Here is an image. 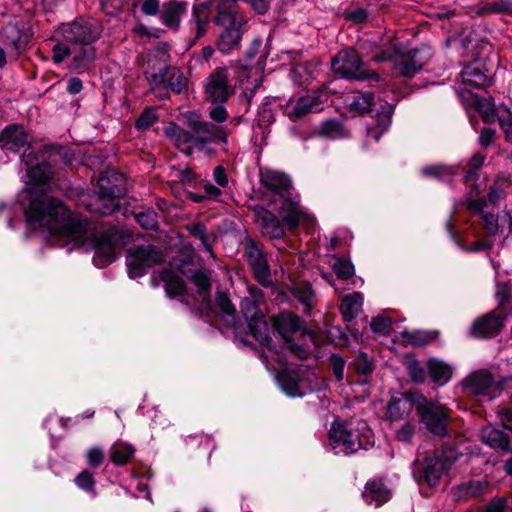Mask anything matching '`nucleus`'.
I'll list each match as a JSON object with an SVG mask.
<instances>
[{
    "label": "nucleus",
    "mask_w": 512,
    "mask_h": 512,
    "mask_svg": "<svg viewBox=\"0 0 512 512\" xmlns=\"http://www.w3.org/2000/svg\"><path fill=\"white\" fill-rule=\"evenodd\" d=\"M26 222L57 241L91 245L95 250L93 262L105 267L116 260V250L122 238L120 231L110 227L97 232L92 222L76 216L60 200L42 197L32 200L26 211Z\"/></svg>",
    "instance_id": "nucleus-1"
},
{
    "label": "nucleus",
    "mask_w": 512,
    "mask_h": 512,
    "mask_svg": "<svg viewBox=\"0 0 512 512\" xmlns=\"http://www.w3.org/2000/svg\"><path fill=\"white\" fill-rule=\"evenodd\" d=\"M100 36V27L89 20L80 18L61 24L51 39L56 41L52 48L53 62L60 64L71 57V67L74 71H87L97 58L95 43Z\"/></svg>",
    "instance_id": "nucleus-2"
},
{
    "label": "nucleus",
    "mask_w": 512,
    "mask_h": 512,
    "mask_svg": "<svg viewBox=\"0 0 512 512\" xmlns=\"http://www.w3.org/2000/svg\"><path fill=\"white\" fill-rule=\"evenodd\" d=\"M330 450L335 455L350 456L361 449L368 450L375 440L370 428L350 429L346 422L335 420L328 432Z\"/></svg>",
    "instance_id": "nucleus-3"
},
{
    "label": "nucleus",
    "mask_w": 512,
    "mask_h": 512,
    "mask_svg": "<svg viewBox=\"0 0 512 512\" xmlns=\"http://www.w3.org/2000/svg\"><path fill=\"white\" fill-rule=\"evenodd\" d=\"M429 48H416L405 50L402 43H394L393 51H381L372 57L374 62L390 61L393 63L392 70L397 76L413 77L431 58Z\"/></svg>",
    "instance_id": "nucleus-4"
},
{
    "label": "nucleus",
    "mask_w": 512,
    "mask_h": 512,
    "mask_svg": "<svg viewBox=\"0 0 512 512\" xmlns=\"http://www.w3.org/2000/svg\"><path fill=\"white\" fill-rule=\"evenodd\" d=\"M99 192L86 207L98 215H110L120 207L125 194L124 177L121 173L107 171L98 179Z\"/></svg>",
    "instance_id": "nucleus-5"
},
{
    "label": "nucleus",
    "mask_w": 512,
    "mask_h": 512,
    "mask_svg": "<svg viewBox=\"0 0 512 512\" xmlns=\"http://www.w3.org/2000/svg\"><path fill=\"white\" fill-rule=\"evenodd\" d=\"M263 292L258 288H250L249 296L244 297L240 303L241 312L246 319L250 333L254 338L269 351L274 348L269 335V326L265 316L259 308L263 300Z\"/></svg>",
    "instance_id": "nucleus-6"
},
{
    "label": "nucleus",
    "mask_w": 512,
    "mask_h": 512,
    "mask_svg": "<svg viewBox=\"0 0 512 512\" xmlns=\"http://www.w3.org/2000/svg\"><path fill=\"white\" fill-rule=\"evenodd\" d=\"M415 406L421 422L432 434L446 435L450 412L445 405L421 395L415 400Z\"/></svg>",
    "instance_id": "nucleus-7"
},
{
    "label": "nucleus",
    "mask_w": 512,
    "mask_h": 512,
    "mask_svg": "<svg viewBox=\"0 0 512 512\" xmlns=\"http://www.w3.org/2000/svg\"><path fill=\"white\" fill-rule=\"evenodd\" d=\"M331 67L334 74L341 78L378 80V75L365 69L361 56L352 48L339 51L332 59Z\"/></svg>",
    "instance_id": "nucleus-8"
},
{
    "label": "nucleus",
    "mask_w": 512,
    "mask_h": 512,
    "mask_svg": "<svg viewBox=\"0 0 512 512\" xmlns=\"http://www.w3.org/2000/svg\"><path fill=\"white\" fill-rule=\"evenodd\" d=\"M162 261V252L153 245L133 247L126 254L128 274L133 279L142 277L148 268Z\"/></svg>",
    "instance_id": "nucleus-9"
},
{
    "label": "nucleus",
    "mask_w": 512,
    "mask_h": 512,
    "mask_svg": "<svg viewBox=\"0 0 512 512\" xmlns=\"http://www.w3.org/2000/svg\"><path fill=\"white\" fill-rule=\"evenodd\" d=\"M205 99L213 104H224L234 94L226 67L213 70L206 79Z\"/></svg>",
    "instance_id": "nucleus-10"
},
{
    "label": "nucleus",
    "mask_w": 512,
    "mask_h": 512,
    "mask_svg": "<svg viewBox=\"0 0 512 512\" xmlns=\"http://www.w3.org/2000/svg\"><path fill=\"white\" fill-rule=\"evenodd\" d=\"M188 126L193 133L196 148L203 149L208 143L227 141L226 134L222 127L207 121H202L196 114L189 115Z\"/></svg>",
    "instance_id": "nucleus-11"
},
{
    "label": "nucleus",
    "mask_w": 512,
    "mask_h": 512,
    "mask_svg": "<svg viewBox=\"0 0 512 512\" xmlns=\"http://www.w3.org/2000/svg\"><path fill=\"white\" fill-rule=\"evenodd\" d=\"M25 158H26V156L23 155L22 161L25 163V166L27 169V176L29 178V184L33 186V188L29 189V191L27 192L29 204L24 210V214L26 215V211L30 207L33 199L42 198V197L54 199V197H50L46 194L38 193L36 191L37 188L44 190V187L47 186L49 184L50 180L52 179L53 171H52L51 165L43 162L40 164H36L32 167H29L30 163ZM55 200H57V199L55 198Z\"/></svg>",
    "instance_id": "nucleus-12"
},
{
    "label": "nucleus",
    "mask_w": 512,
    "mask_h": 512,
    "mask_svg": "<svg viewBox=\"0 0 512 512\" xmlns=\"http://www.w3.org/2000/svg\"><path fill=\"white\" fill-rule=\"evenodd\" d=\"M260 182L275 197L273 199L275 203L293 194L290 178L279 171L272 169L260 170Z\"/></svg>",
    "instance_id": "nucleus-13"
},
{
    "label": "nucleus",
    "mask_w": 512,
    "mask_h": 512,
    "mask_svg": "<svg viewBox=\"0 0 512 512\" xmlns=\"http://www.w3.org/2000/svg\"><path fill=\"white\" fill-rule=\"evenodd\" d=\"M2 36L7 45L20 52L32 36L30 24L22 18H15L2 28Z\"/></svg>",
    "instance_id": "nucleus-14"
},
{
    "label": "nucleus",
    "mask_w": 512,
    "mask_h": 512,
    "mask_svg": "<svg viewBox=\"0 0 512 512\" xmlns=\"http://www.w3.org/2000/svg\"><path fill=\"white\" fill-rule=\"evenodd\" d=\"M465 389L473 395L496 398L501 393V386L488 372L480 371L470 375L464 383Z\"/></svg>",
    "instance_id": "nucleus-15"
},
{
    "label": "nucleus",
    "mask_w": 512,
    "mask_h": 512,
    "mask_svg": "<svg viewBox=\"0 0 512 512\" xmlns=\"http://www.w3.org/2000/svg\"><path fill=\"white\" fill-rule=\"evenodd\" d=\"M278 202L279 215L289 230H295L307 218L306 212L300 206L297 195L286 196Z\"/></svg>",
    "instance_id": "nucleus-16"
},
{
    "label": "nucleus",
    "mask_w": 512,
    "mask_h": 512,
    "mask_svg": "<svg viewBox=\"0 0 512 512\" xmlns=\"http://www.w3.org/2000/svg\"><path fill=\"white\" fill-rule=\"evenodd\" d=\"M245 254L256 280L261 285L268 286L271 283V274L262 250L254 241H248Z\"/></svg>",
    "instance_id": "nucleus-17"
},
{
    "label": "nucleus",
    "mask_w": 512,
    "mask_h": 512,
    "mask_svg": "<svg viewBox=\"0 0 512 512\" xmlns=\"http://www.w3.org/2000/svg\"><path fill=\"white\" fill-rule=\"evenodd\" d=\"M501 314L500 312H490L477 318L471 327L472 334L478 338H493L497 336L503 327L506 317Z\"/></svg>",
    "instance_id": "nucleus-18"
},
{
    "label": "nucleus",
    "mask_w": 512,
    "mask_h": 512,
    "mask_svg": "<svg viewBox=\"0 0 512 512\" xmlns=\"http://www.w3.org/2000/svg\"><path fill=\"white\" fill-rule=\"evenodd\" d=\"M447 469L448 462L446 460L442 459L436 452H428L425 454L421 466V478L429 486H434Z\"/></svg>",
    "instance_id": "nucleus-19"
},
{
    "label": "nucleus",
    "mask_w": 512,
    "mask_h": 512,
    "mask_svg": "<svg viewBox=\"0 0 512 512\" xmlns=\"http://www.w3.org/2000/svg\"><path fill=\"white\" fill-rule=\"evenodd\" d=\"M256 223L260 226L262 234L270 239H279L285 234V230L280 220L271 211L257 207L254 210Z\"/></svg>",
    "instance_id": "nucleus-20"
},
{
    "label": "nucleus",
    "mask_w": 512,
    "mask_h": 512,
    "mask_svg": "<svg viewBox=\"0 0 512 512\" xmlns=\"http://www.w3.org/2000/svg\"><path fill=\"white\" fill-rule=\"evenodd\" d=\"M27 144L28 134L20 125H9L0 134V145L6 151L19 152Z\"/></svg>",
    "instance_id": "nucleus-21"
},
{
    "label": "nucleus",
    "mask_w": 512,
    "mask_h": 512,
    "mask_svg": "<svg viewBox=\"0 0 512 512\" xmlns=\"http://www.w3.org/2000/svg\"><path fill=\"white\" fill-rule=\"evenodd\" d=\"M461 83L467 88L482 89L490 85L491 79L479 62L466 65L459 74Z\"/></svg>",
    "instance_id": "nucleus-22"
},
{
    "label": "nucleus",
    "mask_w": 512,
    "mask_h": 512,
    "mask_svg": "<svg viewBox=\"0 0 512 512\" xmlns=\"http://www.w3.org/2000/svg\"><path fill=\"white\" fill-rule=\"evenodd\" d=\"M321 94V91H314L312 94L300 97L295 105L288 110V117L295 121L307 113L319 111L322 104Z\"/></svg>",
    "instance_id": "nucleus-23"
},
{
    "label": "nucleus",
    "mask_w": 512,
    "mask_h": 512,
    "mask_svg": "<svg viewBox=\"0 0 512 512\" xmlns=\"http://www.w3.org/2000/svg\"><path fill=\"white\" fill-rule=\"evenodd\" d=\"M274 328L285 341H290L301 330L302 322L292 313H281L274 320Z\"/></svg>",
    "instance_id": "nucleus-24"
},
{
    "label": "nucleus",
    "mask_w": 512,
    "mask_h": 512,
    "mask_svg": "<svg viewBox=\"0 0 512 512\" xmlns=\"http://www.w3.org/2000/svg\"><path fill=\"white\" fill-rule=\"evenodd\" d=\"M187 2L173 0L167 2L162 7L161 21L171 29L177 30L180 26L181 16L187 10Z\"/></svg>",
    "instance_id": "nucleus-25"
},
{
    "label": "nucleus",
    "mask_w": 512,
    "mask_h": 512,
    "mask_svg": "<svg viewBox=\"0 0 512 512\" xmlns=\"http://www.w3.org/2000/svg\"><path fill=\"white\" fill-rule=\"evenodd\" d=\"M211 4L203 2L195 5L191 15V29L195 31V39H199L207 32V26L210 22Z\"/></svg>",
    "instance_id": "nucleus-26"
},
{
    "label": "nucleus",
    "mask_w": 512,
    "mask_h": 512,
    "mask_svg": "<svg viewBox=\"0 0 512 512\" xmlns=\"http://www.w3.org/2000/svg\"><path fill=\"white\" fill-rule=\"evenodd\" d=\"M363 498L367 504L379 507L389 500L390 491L381 480H371L365 486Z\"/></svg>",
    "instance_id": "nucleus-27"
},
{
    "label": "nucleus",
    "mask_w": 512,
    "mask_h": 512,
    "mask_svg": "<svg viewBox=\"0 0 512 512\" xmlns=\"http://www.w3.org/2000/svg\"><path fill=\"white\" fill-rule=\"evenodd\" d=\"M281 389L291 397H301L305 393L301 388V381L296 371L283 369L277 374Z\"/></svg>",
    "instance_id": "nucleus-28"
},
{
    "label": "nucleus",
    "mask_w": 512,
    "mask_h": 512,
    "mask_svg": "<svg viewBox=\"0 0 512 512\" xmlns=\"http://www.w3.org/2000/svg\"><path fill=\"white\" fill-rule=\"evenodd\" d=\"M215 24L227 28L242 27L243 20L239 19L235 11V3L220 2L217 6Z\"/></svg>",
    "instance_id": "nucleus-29"
},
{
    "label": "nucleus",
    "mask_w": 512,
    "mask_h": 512,
    "mask_svg": "<svg viewBox=\"0 0 512 512\" xmlns=\"http://www.w3.org/2000/svg\"><path fill=\"white\" fill-rule=\"evenodd\" d=\"M165 134L172 139L182 151L190 154L196 146L192 131L185 130L175 124L165 128Z\"/></svg>",
    "instance_id": "nucleus-30"
},
{
    "label": "nucleus",
    "mask_w": 512,
    "mask_h": 512,
    "mask_svg": "<svg viewBox=\"0 0 512 512\" xmlns=\"http://www.w3.org/2000/svg\"><path fill=\"white\" fill-rule=\"evenodd\" d=\"M481 438L484 443L495 450L507 451L509 449V436L495 427H484L481 430Z\"/></svg>",
    "instance_id": "nucleus-31"
},
{
    "label": "nucleus",
    "mask_w": 512,
    "mask_h": 512,
    "mask_svg": "<svg viewBox=\"0 0 512 512\" xmlns=\"http://www.w3.org/2000/svg\"><path fill=\"white\" fill-rule=\"evenodd\" d=\"M242 34L241 27L224 29L216 41L217 49L224 54L230 53L239 47Z\"/></svg>",
    "instance_id": "nucleus-32"
},
{
    "label": "nucleus",
    "mask_w": 512,
    "mask_h": 512,
    "mask_svg": "<svg viewBox=\"0 0 512 512\" xmlns=\"http://www.w3.org/2000/svg\"><path fill=\"white\" fill-rule=\"evenodd\" d=\"M487 205L484 198L471 199L467 201V208L470 211L480 213L484 222L485 230L489 235H496L498 232V222L491 213H485L484 207Z\"/></svg>",
    "instance_id": "nucleus-33"
},
{
    "label": "nucleus",
    "mask_w": 512,
    "mask_h": 512,
    "mask_svg": "<svg viewBox=\"0 0 512 512\" xmlns=\"http://www.w3.org/2000/svg\"><path fill=\"white\" fill-rule=\"evenodd\" d=\"M363 296L359 292L346 295L341 302L340 311L344 321H352L361 311Z\"/></svg>",
    "instance_id": "nucleus-34"
},
{
    "label": "nucleus",
    "mask_w": 512,
    "mask_h": 512,
    "mask_svg": "<svg viewBox=\"0 0 512 512\" xmlns=\"http://www.w3.org/2000/svg\"><path fill=\"white\" fill-rule=\"evenodd\" d=\"M161 280L165 283V290L169 297H177L185 294L186 285L183 279L175 272L165 269L160 274Z\"/></svg>",
    "instance_id": "nucleus-35"
},
{
    "label": "nucleus",
    "mask_w": 512,
    "mask_h": 512,
    "mask_svg": "<svg viewBox=\"0 0 512 512\" xmlns=\"http://www.w3.org/2000/svg\"><path fill=\"white\" fill-rule=\"evenodd\" d=\"M135 448L128 443H115L111 446L109 456L115 466H124L134 457Z\"/></svg>",
    "instance_id": "nucleus-36"
},
{
    "label": "nucleus",
    "mask_w": 512,
    "mask_h": 512,
    "mask_svg": "<svg viewBox=\"0 0 512 512\" xmlns=\"http://www.w3.org/2000/svg\"><path fill=\"white\" fill-rule=\"evenodd\" d=\"M171 67L163 66L159 68L158 72L146 71V79L148 80L151 89L160 98L166 97V83L168 79V69Z\"/></svg>",
    "instance_id": "nucleus-37"
},
{
    "label": "nucleus",
    "mask_w": 512,
    "mask_h": 512,
    "mask_svg": "<svg viewBox=\"0 0 512 512\" xmlns=\"http://www.w3.org/2000/svg\"><path fill=\"white\" fill-rule=\"evenodd\" d=\"M293 296L304 306L305 312H310L316 300L315 294L308 283H297L292 288Z\"/></svg>",
    "instance_id": "nucleus-38"
},
{
    "label": "nucleus",
    "mask_w": 512,
    "mask_h": 512,
    "mask_svg": "<svg viewBox=\"0 0 512 512\" xmlns=\"http://www.w3.org/2000/svg\"><path fill=\"white\" fill-rule=\"evenodd\" d=\"M437 336V331L414 330L402 332L403 341L412 346L426 345L436 339Z\"/></svg>",
    "instance_id": "nucleus-39"
},
{
    "label": "nucleus",
    "mask_w": 512,
    "mask_h": 512,
    "mask_svg": "<svg viewBox=\"0 0 512 512\" xmlns=\"http://www.w3.org/2000/svg\"><path fill=\"white\" fill-rule=\"evenodd\" d=\"M428 371L432 380L439 385H444L451 378L450 367L438 360H430L428 362Z\"/></svg>",
    "instance_id": "nucleus-40"
},
{
    "label": "nucleus",
    "mask_w": 512,
    "mask_h": 512,
    "mask_svg": "<svg viewBox=\"0 0 512 512\" xmlns=\"http://www.w3.org/2000/svg\"><path fill=\"white\" fill-rule=\"evenodd\" d=\"M293 82L299 86H307L314 79L313 67L309 63L295 65L290 73Z\"/></svg>",
    "instance_id": "nucleus-41"
},
{
    "label": "nucleus",
    "mask_w": 512,
    "mask_h": 512,
    "mask_svg": "<svg viewBox=\"0 0 512 512\" xmlns=\"http://www.w3.org/2000/svg\"><path fill=\"white\" fill-rule=\"evenodd\" d=\"M412 409V403L406 399H394L387 407V416L391 421H397L407 416Z\"/></svg>",
    "instance_id": "nucleus-42"
},
{
    "label": "nucleus",
    "mask_w": 512,
    "mask_h": 512,
    "mask_svg": "<svg viewBox=\"0 0 512 512\" xmlns=\"http://www.w3.org/2000/svg\"><path fill=\"white\" fill-rule=\"evenodd\" d=\"M168 79L166 83V92L171 90L176 94L182 93L187 86V80L184 74L177 68L168 69Z\"/></svg>",
    "instance_id": "nucleus-43"
},
{
    "label": "nucleus",
    "mask_w": 512,
    "mask_h": 512,
    "mask_svg": "<svg viewBox=\"0 0 512 512\" xmlns=\"http://www.w3.org/2000/svg\"><path fill=\"white\" fill-rule=\"evenodd\" d=\"M512 8V3L509 0H495L491 3H486L477 8L473 13L476 16H483L493 13L507 12Z\"/></svg>",
    "instance_id": "nucleus-44"
},
{
    "label": "nucleus",
    "mask_w": 512,
    "mask_h": 512,
    "mask_svg": "<svg viewBox=\"0 0 512 512\" xmlns=\"http://www.w3.org/2000/svg\"><path fill=\"white\" fill-rule=\"evenodd\" d=\"M373 101H374L373 94H371L370 92H365V93L360 92V93H357L352 96V100L350 102V107L353 110H355L361 114H364V113H367L372 110Z\"/></svg>",
    "instance_id": "nucleus-45"
},
{
    "label": "nucleus",
    "mask_w": 512,
    "mask_h": 512,
    "mask_svg": "<svg viewBox=\"0 0 512 512\" xmlns=\"http://www.w3.org/2000/svg\"><path fill=\"white\" fill-rule=\"evenodd\" d=\"M485 155L481 153H475L469 160L466 166V173L463 177L465 184L470 182L475 183L477 180V171L482 167L485 161Z\"/></svg>",
    "instance_id": "nucleus-46"
},
{
    "label": "nucleus",
    "mask_w": 512,
    "mask_h": 512,
    "mask_svg": "<svg viewBox=\"0 0 512 512\" xmlns=\"http://www.w3.org/2000/svg\"><path fill=\"white\" fill-rule=\"evenodd\" d=\"M392 113H393L392 106L387 105L384 109L383 115L382 116L379 115L378 128L369 129L368 136L375 139L376 141L379 140L381 135L390 126Z\"/></svg>",
    "instance_id": "nucleus-47"
},
{
    "label": "nucleus",
    "mask_w": 512,
    "mask_h": 512,
    "mask_svg": "<svg viewBox=\"0 0 512 512\" xmlns=\"http://www.w3.org/2000/svg\"><path fill=\"white\" fill-rule=\"evenodd\" d=\"M474 103L484 122L493 123L496 120L494 104L488 98H475Z\"/></svg>",
    "instance_id": "nucleus-48"
},
{
    "label": "nucleus",
    "mask_w": 512,
    "mask_h": 512,
    "mask_svg": "<svg viewBox=\"0 0 512 512\" xmlns=\"http://www.w3.org/2000/svg\"><path fill=\"white\" fill-rule=\"evenodd\" d=\"M76 486L87 492L96 495L95 485L96 481L92 472L87 469L82 470L74 479Z\"/></svg>",
    "instance_id": "nucleus-49"
},
{
    "label": "nucleus",
    "mask_w": 512,
    "mask_h": 512,
    "mask_svg": "<svg viewBox=\"0 0 512 512\" xmlns=\"http://www.w3.org/2000/svg\"><path fill=\"white\" fill-rule=\"evenodd\" d=\"M510 506L508 501L504 497H495L491 499L488 503L480 506L476 511H468V512H509Z\"/></svg>",
    "instance_id": "nucleus-50"
},
{
    "label": "nucleus",
    "mask_w": 512,
    "mask_h": 512,
    "mask_svg": "<svg viewBox=\"0 0 512 512\" xmlns=\"http://www.w3.org/2000/svg\"><path fill=\"white\" fill-rule=\"evenodd\" d=\"M422 174L426 177L446 179L455 174L452 167L445 165H431L422 168Z\"/></svg>",
    "instance_id": "nucleus-51"
},
{
    "label": "nucleus",
    "mask_w": 512,
    "mask_h": 512,
    "mask_svg": "<svg viewBox=\"0 0 512 512\" xmlns=\"http://www.w3.org/2000/svg\"><path fill=\"white\" fill-rule=\"evenodd\" d=\"M320 134L328 138H338L343 136L344 128L340 121L331 119L321 124Z\"/></svg>",
    "instance_id": "nucleus-52"
},
{
    "label": "nucleus",
    "mask_w": 512,
    "mask_h": 512,
    "mask_svg": "<svg viewBox=\"0 0 512 512\" xmlns=\"http://www.w3.org/2000/svg\"><path fill=\"white\" fill-rule=\"evenodd\" d=\"M135 219L145 229H158L157 213L153 209H146L135 214Z\"/></svg>",
    "instance_id": "nucleus-53"
},
{
    "label": "nucleus",
    "mask_w": 512,
    "mask_h": 512,
    "mask_svg": "<svg viewBox=\"0 0 512 512\" xmlns=\"http://www.w3.org/2000/svg\"><path fill=\"white\" fill-rule=\"evenodd\" d=\"M333 271L338 278L347 280L354 275V266L351 261L338 258L333 264Z\"/></svg>",
    "instance_id": "nucleus-54"
},
{
    "label": "nucleus",
    "mask_w": 512,
    "mask_h": 512,
    "mask_svg": "<svg viewBox=\"0 0 512 512\" xmlns=\"http://www.w3.org/2000/svg\"><path fill=\"white\" fill-rule=\"evenodd\" d=\"M190 234L200 240L201 246L210 254H212V248L209 243V239L206 234V226L202 223H196L187 227Z\"/></svg>",
    "instance_id": "nucleus-55"
},
{
    "label": "nucleus",
    "mask_w": 512,
    "mask_h": 512,
    "mask_svg": "<svg viewBox=\"0 0 512 512\" xmlns=\"http://www.w3.org/2000/svg\"><path fill=\"white\" fill-rule=\"evenodd\" d=\"M158 120V115L154 108H146L136 121V128L146 130L150 128Z\"/></svg>",
    "instance_id": "nucleus-56"
},
{
    "label": "nucleus",
    "mask_w": 512,
    "mask_h": 512,
    "mask_svg": "<svg viewBox=\"0 0 512 512\" xmlns=\"http://www.w3.org/2000/svg\"><path fill=\"white\" fill-rule=\"evenodd\" d=\"M85 458L90 468H98L105 459V453L101 447L94 446L86 451Z\"/></svg>",
    "instance_id": "nucleus-57"
},
{
    "label": "nucleus",
    "mask_w": 512,
    "mask_h": 512,
    "mask_svg": "<svg viewBox=\"0 0 512 512\" xmlns=\"http://www.w3.org/2000/svg\"><path fill=\"white\" fill-rule=\"evenodd\" d=\"M216 304L219 307V309L223 312V314L232 317L233 321L236 317V309L235 306L232 304L229 297L223 293L219 292L216 297Z\"/></svg>",
    "instance_id": "nucleus-58"
},
{
    "label": "nucleus",
    "mask_w": 512,
    "mask_h": 512,
    "mask_svg": "<svg viewBox=\"0 0 512 512\" xmlns=\"http://www.w3.org/2000/svg\"><path fill=\"white\" fill-rule=\"evenodd\" d=\"M354 367L357 372H359L363 375H368V374L372 373V371L374 369L373 363L369 359L368 355L363 352L359 353L356 356V358L354 360Z\"/></svg>",
    "instance_id": "nucleus-59"
},
{
    "label": "nucleus",
    "mask_w": 512,
    "mask_h": 512,
    "mask_svg": "<svg viewBox=\"0 0 512 512\" xmlns=\"http://www.w3.org/2000/svg\"><path fill=\"white\" fill-rule=\"evenodd\" d=\"M488 484L485 481H471L462 485V490L466 495L477 497L482 495L487 490Z\"/></svg>",
    "instance_id": "nucleus-60"
},
{
    "label": "nucleus",
    "mask_w": 512,
    "mask_h": 512,
    "mask_svg": "<svg viewBox=\"0 0 512 512\" xmlns=\"http://www.w3.org/2000/svg\"><path fill=\"white\" fill-rule=\"evenodd\" d=\"M391 320L385 316H377L372 318L370 326L374 332L388 334L391 329Z\"/></svg>",
    "instance_id": "nucleus-61"
},
{
    "label": "nucleus",
    "mask_w": 512,
    "mask_h": 512,
    "mask_svg": "<svg viewBox=\"0 0 512 512\" xmlns=\"http://www.w3.org/2000/svg\"><path fill=\"white\" fill-rule=\"evenodd\" d=\"M506 197V193L500 181H496L489 189L488 201L491 205L496 206L500 200Z\"/></svg>",
    "instance_id": "nucleus-62"
},
{
    "label": "nucleus",
    "mask_w": 512,
    "mask_h": 512,
    "mask_svg": "<svg viewBox=\"0 0 512 512\" xmlns=\"http://www.w3.org/2000/svg\"><path fill=\"white\" fill-rule=\"evenodd\" d=\"M415 429V424L408 421L397 431L396 437L399 441L410 443L415 434Z\"/></svg>",
    "instance_id": "nucleus-63"
},
{
    "label": "nucleus",
    "mask_w": 512,
    "mask_h": 512,
    "mask_svg": "<svg viewBox=\"0 0 512 512\" xmlns=\"http://www.w3.org/2000/svg\"><path fill=\"white\" fill-rule=\"evenodd\" d=\"M192 281L200 293L207 292L210 289L209 277L202 271H196L192 275Z\"/></svg>",
    "instance_id": "nucleus-64"
}]
</instances>
